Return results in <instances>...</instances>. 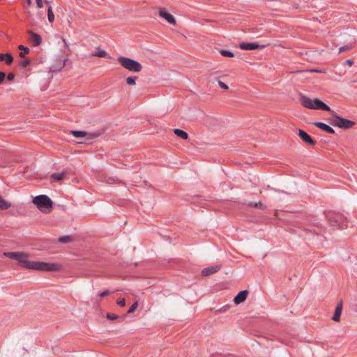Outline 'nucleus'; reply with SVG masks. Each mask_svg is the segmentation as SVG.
I'll list each match as a JSON object with an SVG mask.
<instances>
[{"label": "nucleus", "mask_w": 357, "mask_h": 357, "mask_svg": "<svg viewBox=\"0 0 357 357\" xmlns=\"http://www.w3.org/2000/svg\"><path fill=\"white\" fill-rule=\"evenodd\" d=\"M3 255L8 258L17 260V264L26 269L37 270L41 271H58L61 269L60 264L47 263L43 261H29L26 258L27 255L20 252H6Z\"/></svg>", "instance_id": "f257e3e1"}, {"label": "nucleus", "mask_w": 357, "mask_h": 357, "mask_svg": "<svg viewBox=\"0 0 357 357\" xmlns=\"http://www.w3.org/2000/svg\"><path fill=\"white\" fill-rule=\"evenodd\" d=\"M33 203L43 213H49L52 209V201L45 195H38L33 199Z\"/></svg>", "instance_id": "f03ea898"}, {"label": "nucleus", "mask_w": 357, "mask_h": 357, "mask_svg": "<svg viewBox=\"0 0 357 357\" xmlns=\"http://www.w3.org/2000/svg\"><path fill=\"white\" fill-rule=\"evenodd\" d=\"M117 61L122 67L130 72L139 73L142 70V64L132 59L120 56Z\"/></svg>", "instance_id": "7ed1b4c3"}, {"label": "nucleus", "mask_w": 357, "mask_h": 357, "mask_svg": "<svg viewBox=\"0 0 357 357\" xmlns=\"http://www.w3.org/2000/svg\"><path fill=\"white\" fill-rule=\"evenodd\" d=\"M331 114H332L333 119H329V123L333 126L347 130L351 128L354 125H356L355 121L344 119L333 110L331 111Z\"/></svg>", "instance_id": "20e7f679"}, {"label": "nucleus", "mask_w": 357, "mask_h": 357, "mask_svg": "<svg viewBox=\"0 0 357 357\" xmlns=\"http://www.w3.org/2000/svg\"><path fill=\"white\" fill-rule=\"evenodd\" d=\"M71 133L77 138L86 137L87 139H93L100 136L102 134V131L86 132L84 131L72 130Z\"/></svg>", "instance_id": "39448f33"}, {"label": "nucleus", "mask_w": 357, "mask_h": 357, "mask_svg": "<svg viewBox=\"0 0 357 357\" xmlns=\"http://www.w3.org/2000/svg\"><path fill=\"white\" fill-rule=\"evenodd\" d=\"M266 47V45H259L257 43H241L239 44V47L243 50H254L257 49H264Z\"/></svg>", "instance_id": "423d86ee"}, {"label": "nucleus", "mask_w": 357, "mask_h": 357, "mask_svg": "<svg viewBox=\"0 0 357 357\" xmlns=\"http://www.w3.org/2000/svg\"><path fill=\"white\" fill-rule=\"evenodd\" d=\"M158 14L160 17L165 19L170 24L176 25V22L172 15L167 13L165 8H159Z\"/></svg>", "instance_id": "0eeeda50"}, {"label": "nucleus", "mask_w": 357, "mask_h": 357, "mask_svg": "<svg viewBox=\"0 0 357 357\" xmlns=\"http://www.w3.org/2000/svg\"><path fill=\"white\" fill-rule=\"evenodd\" d=\"M312 109L324 110L331 112L332 109L319 99H314Z\"/></svg>", "instance_id": "6e6552de"}, {"label": "nucleus", "mask_w": 357, "mask_h": 357, "mask_svg": "<svg viewBox=\"0 0 357 357\" xmlns=\"http://www.w3.org/2000/svg\"><path fill=\"white\" fill-rule=\"evenodd\" d=\"M299 137L306 144L314 146L316 144V141L314 140L310 135L305 130L299 129L298 133Z\"/></svg>", "instance_id": "1a4fd4ad"}, {"label": "nucleus", "mask_w": 357, "mask_h": 357, "mask_svg": "<svg viewBox=\"0 0 357 357\" xmlns=\"http://www.w3.org/2000/svg\"><path fill=\"white\" fill-rule=\"evenodd\" d=\"M27 33L30 36L29 40L33 46H38L41 44L42 38L39 34L31 30H29Z\"/></svg>", "instance_id": "9d476101"}, {"label": "nucleus", "mask_w": 357, "mask_h": 357, "mask_svg": "<svg viewBox=\"0 0 357 357\" xmlns=\"http://www.w3.org/2000/svg\"><path fill=\"white\" fill-rule=\"evenodd\" d=\"M342 217L340 214H335L333 216L328 217V222L331 226L340 228L342 227L340 221L342 220Z\"/></svg>", "instance_id": "9b49d317"}, {"label": "nucleus", "mask_w": 357, "mask_h": 357, "mask_svg": "<svg viewBox=\"0 0 357 357\" xmlns=\"http://www.w3.org/2000/svg\"><path fill=\"white\" fill-rule=\"evenodd\" d=\"M221 267L222 266L219 264L206 267L202 270V275L204 276L210 275L218 272L219 270H220Z\"/></svg>", "instance_id": "f8f14e48"}, {"label": "nucleus", "mask_w": 357, "mask_h": 357, "mask_svg": "<svg viewBox=\"0 0 357 357\" xmlns=\"http://www.w3.org/2000/svg\"><path fill=\"white\" fill-rule=\"evenodd\" d=\"M300 102L301 104L305 108L312 109V103L313 100L310 99V98L307 97L306 96L303 94H300Z\"/></svg>", "instance_id": "ddd939ff"}, {"label": "nucleus", "mask_w": 357, "mask_h": 357, "mask_svg": "<svg viewBox=\"0 0 357 357\" xmlns=\"http://www.w3.org/2000/svg\"><path fill=\"white\" fill-rule=\"evenodd\" d=\"M343 301L341 300L338 302L335 307V312L333 316V320L335 322H338L340 320V316L342 310Z\"/></svg>", "instance_id": "4468645a"}, {"label": "nucleus", "mask_w": 357, "mask_h": 357, "mask_svg": "<svg viewBox=\"0 0 357 357\" xmlns=\"http://www.w3.org/2000/svg\"><path fill=\"white\" fill-rule=\"evenodd\" d=\"M248 295V291L247 290H243L238 293V294L234 297V302L238 305L243 302H244Z\"/></svg>", "instance_id": "2eb2a0df"}, {"label": "nucleus", "mask_w": 357, "mask_h": 357, "mask_svg": "<svg viewBox=\"0 0 357 357\" xmlns=\"http://www.w3.org/2000/svg\"><path fill=\"white\" fill-rule=\"evenodd\" d=\"M314 125L317 128H319V129H321V130H324V131H325V132H328L329 134H335V130L333 128H331V126H329L328 125H327V124H326L324 123H322V122H315L314 123Z\"/></svg>", "instance_id": "dca6fc26"}, {"label": "nucleus", "mask_w": 357, "mask_h": 357, "mask_svg": "<svg viewBox=\"0 0 357 357\" xmlns=\"http://www.w3.org/2000/svg\"><path fill=\"white\" fill-rule=\"evenodd\" d=\"M0 61H5L7 65H10L13 61V57L10 53L0 54Z\"/></svg>", "instance_id": "f3484780"}, {"label": "nucleus", "mask_w": 357, "mask_h": 357, "mask_svg": "<svg viewBox=\"0 0 357 357\" xmlns=\"http://www.w3.org/2000/svg\"><path fill=\"white\" fill-rule=\"evenodd\" d=\"M173 131L176 136L181 137L183 139H188L189 137L188 134L183 130L176 128Z\"/></svg>", "instance_id": "a211bd4d"}, {"label": "nucleus", "mask_w": 357, "mask_h": 357, "mask_svg": "<svg viewBox=\"0 0 357 357\" xmlns=\"http://www.w3.org/2000/svg\"><path fill=\"white\" fill-rule=\"evenodd\" d=\"M11 206V203L4 199L1 195H0V210H6Z\"/></svg>", "instance_id": "6ab92c4d"}, {"label": "nucleus", "mask_w": 357, "mask_h": 357, "mask_svg": "<svg viewBox=\"0 0 357 357\" xmlns=\"http://www.w3.org/2000/svg\"><path fill=\"white\" fill-rule=\"evenodd\" d=\"M93 56H97L100 58L107 57L111 59V56L107 55V52L104 50H99L91 54Z\"/></svg>", "instance_id": "aec40b11"}, {"label": "nucleus", "mask_w": 357, "mask_h": 357, "mask_svg": "<svg viewBox=\"0 0 357 357\" xmlns=\"http://www.w3.org/2000/svg\"><path fill=\"white\" fill-rule=\"evenodd\" d=\"M66 176V172H61V173H54L51 175V178L56 180V181H61L63 180Z\"/></svg>", "instance_id": "412c9836"}, {"label": "nucleus", "mask_w": 357, "mask_h": 357, "mask_svg": "<svg viewBox=\"0 0 357 357\" xmlns=\"http://www.w3.org/2000/svg\"><path fill=\"white\" fill-rule=\"evenodd\" d=\"M248 206L250 207H257L260 208L261 211H264L266 209V206L264 205L261 202H249L247 204Z\"/></svg>", "instance_id": "4be33fe9"}, {"label": "nucleus", "mask_w": 357, "mask_h": 357, "mask_svg": "<svg viewBox=\"0 0 357 357\" xmlns=\"http://www.w3.org/2000/svg\"><path fill=\"white\" fill-rule=\"evenodd\" d=\"M47 19L50 22H53L54 20V15L52 10V8L51 6L48 7L47 9Z\"/></svg>", "instance_id": "5701e85b"}, {"label": "nucleus", "mask_w": 357, "mask_h": 357, "mask_svg": "<svg viewBox=\"0 0 357 357\" xmlns=\"http://www.w3.org/2000/svg\"><path fill=\"white\" fill-rule=\"evenodd\" d=\"M220 54L225 57H234V54L232 52L227 50H219Z\"/></svg>", "instance_id": "b1692460"}, {"label": "nucleus", "mask_w": 357, "mask_h": 357, "mask_svg": "<svg viewBox=\"0 0 357 357\" xmlns=\"http://www.w3.org/2000/svg\"><path fill=\"white\" fill-rule=\"evenodd\" d=\"M137 76H130L126 78V83L128 85H135Z\"/></svg>", "instance_id": "393cba45"}, {"label": "nucleus", "mask_w": 357, "mask_h": 357, "mask_svg": "<svg viewBox=\"0 0 357 357\" xmlns=\"http://www.w3.org/2000/svg\"><path fill=\"white\" fill-rule=\"evenodd\" d=\"M72 241V237L70 236H63L58 238V241L61 243H66Z\"/></svg>", "instance_id": "a878e982"}, {"label": "nucleus", "mask_w": 357, "mask_h": 357, "mask_svg": "<svg viewBox=\"0 0 357 357\" xmlns=\"http://www.w3.org/2000/svg\"><path fill=\"white\" fill-rule=\"evenodd\" d=\"M31 63V59L29 58L25 59L24 60L20 62L19 66L22 68H26Z\"/></svg>", "instance_id": "bb28decb"}, {"label": "nucleus", "mask_w": 357, "mask_h": 357, "mask_svg": "<svg viewBox=\"0 0 357 357\" xmlns=\"http://www.w3.org/2000/svg\"><path fill=\"white\" fill-rule=\"evenodd\" d=\"M352 48H353V45L351 44H348L346 45H344L339 49V53L344 52L348 51Z\"/></svg>", "instance_id": "cd10ccee"}, {"label": "nucleus", "mask_w": 357, "mask_h": 357, "mask_svg": "<svg viewBox=\"0 0 357 357\" xmlns=\"http://www.w3.org/2000/svg\"><path fill=\"white\" fill-rule=\"evenodd\" d=\"M138 306V302L137 301H135V303H132V305L130 307V308L128 309L127 313L128 314H130L132 312H133L137 307Z\"/></svg>", "instance_id": "c85d7f7f"}, {"label": "nucleus", "mask_w": 357, "mask_h": 357, "mask_svg": "<svg viewBox=\"0 0 357 357\" xmlns=\"http://www.w3.org/2000/svg\"><path fill=\"white\" fill-rule=\"evenodd\" d=\"M106 317L109 320H116L119 317L114 313H107Z\"/></svg>", "instance_id": "c756f323"}, {"label": "nucleus", "mask_w": 357, "mask_h": 357, "mask_svg": "<svg viewBox=\"0 0 357 357\" xmlns=\"http://www.w3.org/2000/svg\"><path fill=\"white\" fill-rule=\"evenodd\" d=\"M111 294V291H109V290H105V291H101L98 296L100 297V298L101 299L102 297H105V296H109Z\"/></svg>", "instance_id": "7c9ffc66"}, {"label": "nucleus", "mask_w": 357, "mask_h": 357, "mask_svg": "<svg viewBox=\"0 0 357 357\" xmlns=\"http://www.w3.org/2000/svg\"><path fill=\"white\" fill-rule=\"evenodd\" d=\"M18 49L24 53H29V48L27 47L24 46L23 45H20L18 46Z\"/></svg>", "instance_id": "2f4dec72"}, {"label": "nucleus", "mask_w": 357, "mask_h": 357, "mask_svg": "<svg viewBox=\"0 0 357 357\" xmlns=\"http://www.w3.org/2000/svg\"><path fill=\"white\" fill-rule=\"evenodd\" d=\"M218 85L220 88H222L223 89L227 90L229 89V86L225 83H224L223 82H222L220 80L218 81Z\"/></svg>", "instance_id": "473e14b6"}, {"label": "nucleus", "mask_w": 357, "mask_h": 357, "mask_svg": "<svg viewBox=\"0 0 357 357\" xmlns=\"http://www.w3.org/2000/svg\"><path fill=\"white\" fill-rule=\"evenodd\" d=\"M116 304L121 307H124L126 305V300L124 298L119 299L116 301Z\"/></svg>", "instance_id": "72a5a7b5"}, {"label": "nucleus", "mask_w": 357, "mask_h": 357, "mask_svg": "<svg viewBox=\"0 0 357 357\" xmlns=\"http://www.w3.org/2000/svg\"><path fill=\"white\" fill-rule=\"evenodd\" d=\"M6 76V75L4 72L0 71V84H1L3 82Z\"/></svg>", "instance_id": "f704fd0d"}, {"label": "nucleus", "mask_w": 357, "mask_h": 357, "mask_svg": "<svg viewBox=\"0 0 357 357\" xmlns=\"http://www.w3.org/2000/svg\"><path fill=\"white\" fill-rule=\"evenodd\" d=\"M6 78L8 81H13L15 79V74L13 73H10L8 74Z\"/></svg>", "instance_id": "c9c22d12"}, {"label": "nucleus", "mask_w": 357, "mask_h": 357, "mask_svg": "<svg viewBox=\"0 0 357 357\" xmlns=\"http://www.w3.org/2000/svg\"><path fill=\"white\" fill-rule=\"evenodd\" d=\"M36 1L37 6L38 8H43V3L42 0H36Z\"/></svg>", "instance_id": "e433bc0d"}, {"label": "nucleus", "mask_w": 357, "mask_h": 357, "mask_svg": "<svg viewBox=\"0 0 357 357\" xmlns=\"http://www.w3.org/2000/svg\"><path fill=\"white\" fill-rule=\"evenodd\" d=\"M346 63H347L348 66H353L354 62H353V61H352L351 59H347V60L346 61Z\"/></svg>", "instance_id": "4c0bfd02"}, {"label": "nucleus", "mask_w": 357, "mask_h": 357, "mask_svg": "<svg viewBox=\"0 0 357 357\" xmlns=\"http://www.w3.org/2000/svg\"><path fill=\"white\" fill-rule=\"evenodd\" d=\"M29 53H24V52H21L20 54H19V56L21 58H24L25 57V55L26 54H28Z\"/></svg>", "instance_id": "58836bf2"}, {"label": "nucleus", "mask_w": 357, "mask_h": 357, "mask_svg": "<svg viewBox=\"0 0 357 357\" xmlns=\"http://www.w3.org/2000/svg\"><path fill=\"white\" fill-rule=\"evenodd\" d=\"M66 60L63 61V63L61 65V66L57 69L58 70H60L65 65Z\"/></svg>", "instance_id": "ea45409f"}, {"label": "nucleus", "mask_w": 357, "mask_h": 357, "mask_svg": "<svg viewBox=\"0 0 357 357\" xmlns=\"http://www.w3.org/2000/svg\"><path fill=\"white\" fill-rule=\"evenodd\" d=\"M26 1L29 5H31L32 3L31 0H26Z\"/></svg>", "instance_id": "a19ab883"}, {"label": "nucleus", "mask_w": 357, "mask_h": 357, "mask_svg": "<svg viewBox=\"0 0 357 357\" xmlns=\"http://www.w3.org/2000/svg\"><path fill=\"white\" fill-rule=\"evenodd\" d=\"M45 3H50V1H47V0H45Z\"/></svg>", "instance_id": "79ce46f5"}, {"label": "nucleus", "mask_w": 357, "mask_h": 357, "mask_svg": "<svg viewBox=\"0 0 357 357\" xmlns=\"http://www.w3.org/2000/svg\"><path fill=\"white\" fill-rule=\"evenodd\" d=\"M312 71H314V72H319V70H313Z\"/></svg>", "instance_id": "37998d69"}]
</instances>
